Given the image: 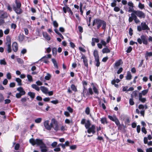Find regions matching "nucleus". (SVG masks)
<instances>
[{
  "label": "nucleus",
  "instance_id": "aec40b11",
  "mask_svg": "<svg viewBox=\"0 0 152 152\" xmlns=\"http://www.w3.org/2000/svg\"><path fill=\"white\" fill-rule=\"evenodd\" d=\"M17 90L18 91H19V93H21L22 94H23L25 95L26 94L25 91L24 90L23 88L22 87L18 88L17 89Z\"/></svg>",
  "mask_w": 152,
  "mask_h": 152
},
{
  "label": "nucleus",
  "instance_id": "69168bd1",
  "mask_svg": "<svg viewBox=\"0 0 152 152\" xmlns=\"http://www.w3.org/2000/svg\"><path fill=\"white\" fill-rule=\"evenodd\" d=\"M118 129L119 130H121L122 129L123 127L124 126V124L122 125H121L120 124L118 125Z\"/></svg>",
  "mask_w": 152,
  "mask_h": 152
},
{
  "label": "nucleus",
  "instance_id": "a19ab883",
  "mask_svg": "<svg viewBox=\"0 0 152 152\" xmlns=\"http://www.w3.org/2000/svg\"><path fill=\"white\" fill-rule=\"evenodd\" d=\"M42 120V118H38L37 119H35V122L37 123H40Z\"/></svg>",
  "mask_w": 152,
  "mask_h": 152
},
{
  "label": "nucleus",
  "instance_id": "5701e85b",
  "mask_svg": "<svg viewBox=\"0 0 152 152\" xmlns=\"http://www.w3.org/2000/svg\"><path fill=\"white\" fill-rule=\"evenodd\" d=\"M110 50L107 47L104 48L102 50V52L103 53H109Z\"/></svg>",
  "mask_w": 152,
  "mask_h": 152
},
{
  "label": "nucleus",
  "instance_id": "49530a36",
  "mask_svg": "<svg viewBox=\"0 0 152 152\" xmlns=\"http://www.w3.org/2000/svg\"><path fill=\"white\" fill-rule=\"evenodd\" d=\"M148 89L144 90L142 91L141 93L142 94V95L145 96L148 93Z\"/></svg>",
  "mask_w": 152,
  "mask_h": 152
},
{
  "label": "nucleus",
  "instance_id": "338daca9",
  "mask_svg": "<svg viewBox=\"0 0 152 152\" xmlns=\"http://www.w3.org/2000/svg\"><path fill=\"white\" fill-rule=\"evenodd\" d=\"M15 83H11L10 84L9 86L10 88H13L15 87Z\"/></svg>",
  "mask_w": 152,
  "mask_h": 152
},
{
  "label": "nucleus",
  "instance_id": "4c0bfd02",
  "mask_svg": "<svg viewBox=\"0 0 152 152\" xmlns=\"http://www.w3.org/2000/svg\"><path fill=\"white\" fill-rule=\"evenodd\" d=\"M117 5V2L116 0H113V1L111 4V6L112 7H115Z\"/></svg>",
  "mask_w": 152,
  "mask_h": 152
},
{
  "label": "nucleus",
  "instance_id": "0eeeda50",
  "mask_svg": "<svg viewBox=\"0 0 152 152\" xmlns=\"http://www.w3.org/2000/svg\"><path fill=\"white\" fill-rule=\"evenodd\" d=\"M52 124V128H53L55 130L57 131L59 130V126L58 121L54 118H53L51 119Z\"/></svg>",
  "mask_w": 152,
  "mask_h": 152
},
{
  "label": "nucleus",
  "instance_id": "a18cd8bd",
  "mask_svg": "<svg viewBox=\"0 0 152 152\" xmlns=\"http://www.w3.org/2000/svg\"><path fill=\"white\" fill-rule=\"evenodd\" d=\"M114 121L115 122L117 126L120 124L118 119L116 117H115V120Z\"/></svg>",
  "mask_w": 152,
  "mask_h": 152
},
{
  "label": "nucleus",
  "instance_id": "bb28decb",
  "mask_svg": "<svg viewBox=\"0 0 152 152\" xmlns=\"http://www.w3.org/2000/svg\"><path fill=\"white\" fill-rule=\"evenodd\" d=\"M95 61L96 62V65L97 67L100 66V62H99V57L95 58Z\"/></svg>",
  "mask_w": 152,
  "mask_h": 152
},
{
  "label": "nucleus",
  "instance_id": "ddd939ff",
  "mask_svg": "<svg viewBox=\"0 0 152 152\" xmlns=\"http://www.w3.org/2000/svg\"><path fill=\"white\" fill-rule=\"evenodd\" d=\"M43 37L47 40L49 41L51 39L50 36L46 32H43L42 33Z\"/></svg>",
  "mask_w": 152,
  "mask_h": 152
},
{
  "label": "nucleus",
  "instance_id": "a878e982",
  "mask_svg": "<svg viewBox=\"0 0 152 152\" xmlns=\"http://www.w3.org/2000/svg\"><path fill=\"white\" fill-rule=\"evenodd\" d=\"M93 55L95 58L99 57L98 51L97 50H94Z\"/></svg>",
  "mask_w": 152,
  "mask_h": 152
},
{
  "label": "nucleus",
  "instance_id": "3c124183",
  "mask_svg": "<svg viewBox=\"0 0 152 152\" xmlns=\"http://www.w3.org/2000/svg\"><path fill=\"white\" fill-rule=\"evenodd\" d=\"M136 10H134L133 8H131L130 7L129 8V10L128 11V12H132L133 14H134V11H136Z\"/></svg>",
  "mask_w": 152,
  "mask_h": 152
},
{
  "label": "nucleus",
  "instance_id": "774afa93",
  "mask_svg": "<svg viewBox=\"0 0 152 152\" xmlns=\"http://www.w3.org/2000/svg\"><path fill=\"white\" fill-rule=\"evenodd\" d=\"M146 152H152V148L150 147L147 148L146 150Z\"/></svg>",
  "mask_w": 152,
  "mask_h": 152
},
{
  "label": "nucleus",
  "instance_id": "c03bdc74",
  "mask_svg": "<svg viewBox=\"0 0 152 152\" xmlns=\"http://www.w3.org/2000/svg\"><path fill=\"white\" fill-rule=\"evenodd\" d=\"M53 26L56 28H57L58 26V24L56 20L54 21L53 22Z\"/></svg>",
  "mask_w": 152,
  "mask_h": 152
},
{
  "label": "nucleus",
  "instance_id": "bf43d9fd",
  "mask_svg": "<svg viewBox=\"0 0 152 152\" xmlns=\"http://www.w3.org/2000/svg\"><path fill=\"white\" fill-rule=\"evenodd\" d=\"M113 10L115 12H118L120 10V8L118 7L115 6L114 7Z\"/></svg>",
  "mask_w": 152,
  "mask_h": 152
},
{
  "label": "nucleus",
  "instance_id": "0e129e2a",
  "mask_svg": "<svg viewBox=\"0 0 152 152\" xmlns=\"http://www.w3.org/2000/svg\"><path fill=\"white\" fill-rule=\"evenodd\" d=\"M20 147V145L18 143L16 144L15 146V150H18Z\"/></svg>",
  "mask_w": 152,
  "mask_h": 152
},
{
  "label": "nucleus",
  "instance_id": "c756f323",
  "mask_svg": "<svg viewBox=\"0 0 152 152\" xmlns=\"http://www.w3.org/2000/svg\"><path fill=\"white\" fill-rule=\"evenodd\" d=\"M71 88L72 90L75 92L77 91V90L76 86L73 84H72L71 86Z\"/></svg>",
  "mask_w": 152,
  "mask_h": 152
},
{
  "label": "nucleus",
  "instance_id": "37998d69",
  "mask_svg": "<svg viewBox=\"0 0 152 152\" xmlns=\"http://www.w3.org/2000/svg\"><path fill=\"white\" fill-rule=\"evenodd\" d=\"M144 5L143 4H142L141 2H140L138 4V7L141 9H142L144 8Z\"/></svg>",
  "mask_w": 152,
  "mask_h": 152
},
{
  "label": "nucleus",
  "instance_id": "680f3d73",
  "mask_svg": "<svg viewBox=\"0 0 152 152\" xmlns=\"http://www.w3.org/2000/svg\"><path fill=\"white\" fill-rule=\"evenodd\" d=\"M7 78L10 80L11 78L12 77L11 74L10 72H8L7 74Z\"/></svg>",
  "mask_w": 152,
  "mask_h": 152
},
{
  "label": "nucleus",
  "instance_id": "72a5a7b5",
  "mask_svg": "<svg viewBox=\"0 0 152 152\" xmlns=\"http://www.w3.org/2000/svg\"><path fill=\"white\" fill-rule=\"evenodd\" d=\"M51 76L50 74L47 73V75L45 77V79L46 80H48L51 78Z\"/></svg>",
  "mask_w": 152,
  "mask_h": 152
},
{
  "label": "nucleus",
  "instance_id": "c85d7f7f",
  "mask_svg": "<svg viewBox=\"0 0 152 152\" xmlns=\"http://www.w3.org/2000/svg\"><path fill=\"white\" fill-rule=\"evenodd\" d=\"M93 89L94 93L95 94L98 95L99 94V92L97 88L95 86H94Z\"/></svg>",
  "mask_w": 152,
  "mask_h": 152
},
{
  "label": "nucleus",
  "instance_id": "cd10ccee",
  "mask_svg": "<svg viewBox=\"0 0 152 152\" xmlns=\"http://www.w3.org/2000/svg\"><path fill=\"white\" fill-rule=\"evenodd\" d=\"M15 81L18 83V85L19 86L22 85V80L20 78H16L15 79Z\"/></svg>",
  "mask_w": 152,
  "mask_h": 152
},
{
  "label": "nucleus",
  "instance_id": "ea45409f",
  "mask_svg": "<svg viewBox=\"0 0 152 152\" xmlns=\"http://www.w3.org/2000/svg\"><path fill=\"white\" fill-rule=\"evenodd\" d=\"M0 64L1 65H5L7 63L5 61V59H4L0 60Z\"/></svg>",
  "mask_w": 152,
  "mask_h": 152
},
{
  "label": "nucleus",
  "instance_id": "79ce46f5",
  "mask_svg": "<svg viewBox=\"0 0 152 152\" xmlns=\"http://www.w3.org/2000/svg\"><path fill=\"white\" fill-rule=\"evenodd\" d=\"M24 94H22L20 93H17L16 94L15 96L17 98H20Z\"/></svg>",
  "mask_w": 152,
  "mask_h": 152
},
{
  "label": "nucleus",
  "instance_id": "a211bd4d",
  "mask_svg": "<svg viewBox=\"0 0 152 152\" xmlns=\"http://www.w3.org/2000/svg\"><path fill=\"white\" fill-rule=\"evenodd\" d=\"M131 16L129 17V22H131L135 18V15L134 14L132 13L131 14Z\"/></svg>",
  "mask_w": 152,
  "mask_h": 152
},
{
  "label": "nucleus",
  "instance_id": "c9c22d12",
  "mask_svg": "<svg viewBox=\"0 0 152 152\" xmlns=\"http://www.w3.org/2000/svg\"><path fill=\"white\" fill-rule=\"evenodd\" d=\"M42 59L43 61L46 64H48L49 62V61L47 60L46 56H44L42 57Z\"/></svg>",
  "mask_w": 152,
  "mask_h": 152
},
{
  "label": "nucleus",
  "instance_id": "5fc2aeb1",
  "mask_svg": "<svg viewBox=\"0 0 152 152\" xmlns=\"http://www.w3.org/2000/svg\"><path fill=\"white\" fill-rule=\"evenodd\" d=\"M7 7V10H9L10 12H11L12 11V8L9 4H8Z\"/></svg>",
  "mask_w": 152,
  "mask_h": 152
},
{
  "label": "nucleus",
  "instance_id": "09e8293b",
  "mask_svg": "<svg viewBox=\"0 0 152 152\" xmlns=\"http://www.w3.org/2000/svg\"><path fill=\"white\" fill-rule=\"evenodd\" d=\"M67 110L68 111L71 113H72L73 112V109L70 106H68L67 108Z\"/></svg>",
  "mask_w": 152,
  "mask_h": 152
},
{
  "label": "nucleus",
  "instance_id": "6ab92c4d",
  "mask_svg": "<svg viewBox=\"0 0 152 152\" xmlns=\"http://www.w3.org/2000/svg\"><path fill=\"white\" fill-rule=\"evenodd\" d=\"M132 78V76L131 73L129 71L127 72V75L126 77V79L127 80H130Z\"/></svg>",
  "mask_w": 152,
  "mask_h": 152
},
{
  "label": "nucleus",
  "instance_id": "dca6fc26",
  "mask_svg": "<svg viewBox=\"0 0 152 152\" xmlns=\"http://www.w3.org/2000/svg\"><path fill=\"white\" fill-rule=\"evenodd\" d=\"M11 39L9 36H7L6 37V44L7 45H11Z\"/></svg>",
  "mask_w": 152,
  "mask_h": 152
},
{
  "label": "nucleus",
  "instance_id": "b1692460",
  "mask_svg": "<svg viewBox=\"0 0 152 152\" xmlns=\"http://www.w3.org/2000/svg\"><path fill=\"white\" fill-rule=\"evenodd\" d=\"M100 121L102 124H104L105 123L107 124L108 123L107 121V118L105 117L102 118H101Z\"/></svg>",
  "mask_w": 152,
  "mask_h": 152
},
{
  "label": "nucleus",
  "instance_id": "412c9836",
  "mask_svg": "<svg viewBox=\"0 0 152 152\" xmlns=\"http://www.w3.org/2000/svg\"><path fill=\"white\" fill-rule=\"evenodd\" d=\"M82 83L83 87V90H86V86L88 85L87 82L85 80H83L82 81Z\"/></svg>",
  "mask_w": 152,
  "mask_h": 152
},
{
  "label": "nucleus",
  "instance_id": "9d476101",
  "mask_svg": "<svg viewBox=\"0 0 152 152\" xmlns=\"http://www.w3.org/2000/svg\"><path fill=\"white\" fill-rule=\"evenodd\" d=\"M81 59H83V62L84 64L87 68H88V59L84 55L82 54V56L81 58Z\"/></svg>",
  "mask_w": 152,
  "mask_h": 152
},
{
  "label": "nucleus",
  "instance_id": "f257e3e1",
  "mask_svg": "<svg viewBox=\"0 0 152 152\" xmlns=\"http://www.w3.org/2000/svg\"><path fill=\"white\" fill-rule=\"evenodd\" d=\"M92 25L94 29L97 30L99 29L102 26V29L105 31L106 29L107 24L105 21L98 18L93 20Z\"/></svg>",
  "mask_w": 152,
  "mask_h": 152
},
{
  "label": "nucleus",
  "instance_id": "9b49d317",
  "mask_svg": "<svg viewBox=\"0 0 152 152\" xmlns=\"http://www.w3.org/2000/svg\"><path fill=\"white\" fill-rule=\"evenodd\" d=\"M141 25L142 28V30H150V28H149L148 26L146 24L145 22H142L141 23Z\"/></svg>",
  "mask_w": 152,
  "mask_h": 152
},
{
  "label": "nucleus",
  "instance_id": "393cba45",
  "mask_svg": "<svg viewBox=\"0 0 152 152\" xmlns=\"http://www.w3.org/2000/svg\"><path fill=\"white\" fill-rule=\"evenodd\" d=\"M131 98L129 99V104L131 105H133L134 104V103L133 101V95L131 94Z\"/></svg>",
  "mask_w": 152,
  "mask_h": 152
},
{
  "label": "nucleus",
  "instance_id": "4d7b16f0",
  "mask_svg": "<svg viewBox=\"0 0 152 152\" xmlns=\"http://www.w3.org/2000/svg\"><path fill=\"white\" fill-rule=\"evenodd\" d=\"M141 131L145 134H146L147 133V131L144 127L142 128Z\"/></svg>",
  "mask_w": 152,
  "mask_h": 152
},
{
  "label": "nucleus",
  "instance_id": "2eb2a0df",
  "mask_svg": "<svg viewBox=\"0 0 152 152\" xmlns=\"http://www.w3.org/2000/svg\"><path fill=\"white\" fill-rule=\"evenodd\" d=\"M12 49L15 52H16L18 49V45L17 42H15L12 43Z\"/></svg>",
  "mask_w": 152,
  "mask_h": 152
},
{
  "label": "nucleus",
  "instance_id": "864d4df0",
  "mask_svg": "<svg viewBox=\"0 0 152 152\" xmlns=\"http://www.w3.org/2000/svg\"><path fill=\"white\" fill-rule=\"evenodd\" d=\"M4 97L2 94L0 93V102H2L4 100Z\"/></svg>",
  "mask_w": 152,
  "mask_h": 152
},
{
  "label": "nucleus",
  "instance_id": "6e6d98bb",
  "mask_svg": "<svg viewBox=\"0 0 152 152\" xmlns=\"http://www.w3.org/2000/svg\"><path fill=\"white\" fill-rule=\"evenodd\" d=\"M95 42L98 43L99 42V40L98 38H92V41H93Z\"/></svg>",
  "mask_w": 152,
  "mask_h": 152
},
{
  "label": "nucleus",
  "instance_id": "f8f14e48",
  "mask_svg": "<svg viewBox=\"0 0 152 152\" xmlns=\"http://www.w3.org/2000/svg\"><path fill=\"white\" fill-rule=\"evenodd\" d=\"M25 36L23 34H20L18 36V40L20 42H21L23 41Z\"/></svg>",
  "mask_w": 152,
  "mask_h": 152
},
{
  "label": "nucleus",
  "instance_id": "20e7f679",
  "mask_svg": "<svg viewBox=\"0 0 152 152\" xmlns=\"http://www.w3.org/2000/svg\"><path fill=\"white\" fill-rule=\"evenodd\" d=\"M91 123L90 121L88 120L87 121L85 125V126L86 129H87V132L88 134H90L92 133L94 134L95 133V126L94 125H92L91 126Z\"/></svg>",
  "mask_w": 152,
  "mask_h": 152
},
{
  "label": "nucleus",
  "instance_id": "39448f33",
  "mask_svg": "<svg viewBox=\"0 0 152 152\" xmlns=\"http://www.w3.org/2000/svg\"><path fill=\"white\" fill-rule=\"evenodd\" d=\"M141 38H138L137 41L140 44H141L142 43L145 45H147L148 44V41L146 36L142 35L141 36Z\"/></svg>",
  "mask_w": 152,
  "mask_h": 152
},
{
  "label": "nucleus",
  "instance_id": "4be33fe9",
  "mask_svg": "<svg viewBox=\"0 0 152 152\" xmlns=\"http://www.w3.org/2000/svg\"><path fill=\"white\" fill-rule=\"evenodd\" d=\"M28 95L30 96L32 99H33L35 96V93L31 92H29L28 93Z\"/></svg>",
  "mask_w": 152,
  "mask_h": 152
},
{
  "label": "nucleus",
  "instance_id": "e433bc0d",
  "mask_svg": "<svg viewBox=\"0 0 152 152\" xmlns=\"http://www.w3.org/2000/svg\"><path fill=\"white\" fill-rule=\"evenodd\" d=\"M121 59L119 60L118 61H116L115 63V66L116 67H118L121 64Z\"/></svg>",
  "mask_w": 152,
  "mask_h": 152
},
{
  "label": "nucleus",
  "instance_id": "1a4fd4ad",
  "mask_svg": "<svg viewBox=\"0 0 152 152\" xmlns=\"http://www.w3.org/2000/svg\"><path fill=\"white\" fill-rule=\"evenodd\" d=\"M44 125L45 129L48 130H50L52 128V124L51 121L50 125H49V121L48 120H46L44 122Z\"/></svg>",
  "mask_w": 152,
  "mask_h": 152
},
{
  "label": "nucleus",
  "instance_id": "de8ad7c7",
  "mask_svg": "<svg viewBox=\"0 0 152 152\" xmlns=\"http://www.w3.org/2000/svg\"><path fill=\"white\" fill-rule=\"evenodd\" d=\"M27 77L28 80L30 82L33 81V79L32 76L30 75H27Z\"/></svg>",
  "mask_w": 152,
  "mask_h": 152
},
{
  "label": "nucleus",
  "instance_id": "7c9ffc66",
  "mask_svg": "<svg viewBox=\"0 0 152 152\" xmlns=\"http://www.w3.org/2000/svg\"><path fill=\"white\" fill-rule=\"evenodd\" d=\"M32 87L38 91H39V88L36 84H33L31 85Z\"/></svg>",
  "mask_w": 152,
  "mask_h": 152
},
{
  "label": "nucleus",
  "instance_id": "f03ea898",
  "mask_svg": "<svg viewBox=\"0 0 152 152\" xmlns=\"http://www.w3.org/2000/svg\"><path fill=\"white\" fill-rule=\"evenodd\" d=\"M29 142L33 146L36 145L37 146H39L42 152H48L47 147L42 140L39 139H36L35 140L34 138H31L29 140Z\"/></svg>",
  "mask_w": 152,
  "mask_h": 152
},
{
  "label": "nucleus",
  "instance_id": "052dcab7",
  "mask_svg": "<svg viewBox=\"0 0 152 152\" xmlns=\"http://www.w3.org/2000/svg\"><path fill=\"white\" fill-rule=\"evenodd\" d=\"M134 20L135 23H137L140 22V20L137 18L136 15H135V18L134 19Z\"/></svg>",
  "mask_w": 152,
  "mask_h": 152
},
{
  "label": "nucleus",
  "instance_id": "f3484780",
  "mask_svg": "<svg viewBox=\"0 0 152 152\" xmlns=\"http://www.w3.org/2000/svg\"><path fill=\"white\" fill-rule=\"evenodd\" d=\"M40 89L41 91L44 94H46L48 93V89L46 87L42 86L40 87Z\"/></svg>",
  "mask_w": 152,
  "mask_h": 152
},
{
  "label": "nucleus",
  "instance_id": "e2e57ef3",
  "mask_svg": "<svg viewBox=\"0 0 152 152\" xmlns=\"http://www.w3.org/2000/svg\"><path fill=\"white\" fill-rule=\"evenodd\" d=\"M79 32L81 33L83 32V27L81 26H79L78 27Z\"/></svg>",
  "mask_w": 152,
  "mask_h": 152
},
{
  "label": "nucleus",
  "instance_id": "473e14b6",
  "mask_svg": "<svg viewBox=\"0 0 152 152\" xmlns=\"http://www.w3.org/2000/svg\"><path fill=\"white\" fill-rule=\"evenodd\" d=\"M52 51L53 54L54 56H56L57 53V49L56 48H53L52 49Z\"/></svg>",
  "mask_w": 152,
  "mask_h": 152
},
{
  "label": "nucleus",
  "instance_id": "2f4dec72",
  "mask_svg": "<svg viewBox=\"0 0 152 152\" xmlns=\"http://www.w3.org/2000/svg\"><path fill=\"white\" fill-rule=\"evenodd\" d=\"M138 91H135L132 92V94L133 95V96L136 99H137V97H138Z\"/></svg>",
  "mask_w": 152,
  "mask_h": 152
},
{
  "label": "nucleus",
  "instance_id": "f704fd0d",
  "mask_svg": "<svg viewBox=\"0 0 152 152\" xmlns=\"http://www.w3.org/2000/svg\"><path fill=\"white\" fill-rule=\"evenodd\" d=\"M7 50L8 53H11L12 51L11 45H7Z\"/></svg>",
  "mask_w": 152,
  "mask_h": 152
},
{
  "label": "nucleus",
  "instance_id": "8fccbe9b",
  "mask_svg": "<svg viewBox=\"0 0 152 152\" xmlns=\"http://www.w3.org/2000/svg\"><path fill=\"white\" fill-rule=\"evenodd\" d=\"M17 61L19 63L21 64H22L23 63V60L20 58H17Z\"/></svg>",
  "mask_w": 152,
  "mask_h": 152
},
{
  "label": "nucleus",
  "instance_id": "6e6552de",
  "mask_svg": "<svg viewBox=\"0 0 152 152\" xmlns=\"http://www.w3.org/2000/svg\"><path fill=\"white\" fill-rule=\"evenodd\" d=\"M134 14L140 18H144L145 16V14L142 11L140 10H136L134 11Z\"/></svg>",
  "mask_w": 152,
  "mask_h": 152
},
{
  "label": "nucleus",
  "instance_id": "7ed1b4c3",
  "mask_svg": "<svg viewBox=\"0 0 152 152\" xmlns=\"http://www.w3.org/2000/svg\"><path fill=\"white\" fill-rule=\"evenodd\" d=\"M15 4L12 5L13 10L18 15H20L23 13V10L21 9V4L20 1L18 0H15Z\"/></svg>",
  "mask_w": 152,
  "mask_h": 152
},
{
  "label": "nucleus",
  "instance_id": "4468645a",
  "mask_svg": "<svg viewBox=\"0 0 152 152\" xmlns=\"http://www.w3.org/2000/svg\"><path fill=\"white\" fill-rule=\"evenodd\" d=\"M2 13L0 15V18L1 19H4L8 17V14L6 12L2 11Z\"/></svg>",
  "mask_w": 152,
  "mask_h": 152
},
{
  "label": "nucleus",
  "instance_id": "423d86ee",
  "mask_svg": "<svg viewBox=\"0 0 152 152\" xmlns=\"http://www.w3.org/2000/svg\"><path fill=\"white\" fill-rule=\"evenodd\" d=\"M83 96L84 97H86V96H89L90 95H92L93 94V92L92 88L90 87L88 89V91H87V89L83 91Z\"/></svg>",
  "mask_w": 152,
  "mask_h": 152
},
{
  "label": "nucleus",
  "instance_id": "603ef678",
  "mask_svg": "<svg viewBox=\"0 0 152 152\" xmlns=\"http://www.w3.org/2000/svg\"><path fill=\"white\" fill-rule=\"evenodd\" d=\"M132 47L130 46L128 48L127 50H126V52L128 53H130L132 50Z\"/></svg>",
  "mask_w": 152,
  "mask_h": 152
},
{
  "label": "nucleus",
  "instance_id": "13d9d810",
  "mask_svg": "<svg viewBox=\"0 0 152 152\" xmlns=\"http://www.w3.org/2000/svg\"><path fill=\"white\" fill-rule=\"evenodd\" d=\"M50 102L53 104H56L59 103V101L58 100L56 99L55 100L51 101Z\"/></svg>",
  "mask_w": 152,
  "mask_h": 152
},
{
  "label": "nucleus",
  "instance_id": "58836bf2",
  "mask_svg": "<svg viewBox=\"0 0 152 152\" xmlns=\"http://www.w3.org/2000/svg\"><path fill=\"white\" fill-rule=\"evenodd\" d=\"M87 115H88L90 114V109L89 107H86V110L85 111Z\"/></svg>",
  "mask_w": 152,
  "mask_h": 152
}]
</instances>
